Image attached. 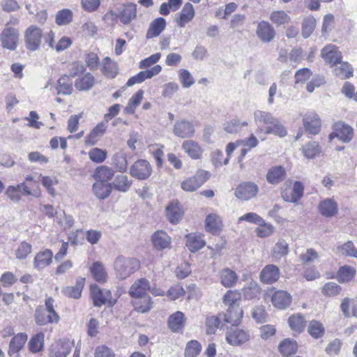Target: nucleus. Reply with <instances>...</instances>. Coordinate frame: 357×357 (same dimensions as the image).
<instances>
[{"mask_svg": "<svg viewBox=\"0 0 357 357\" xmlns=\"http://www.w3.org/2000/svg\"><path fill=\"white\" fill-rule=\"evenodd\" d=\"M254 119L257 123L264 125V132L284 137L287 132L280 121L268 112L257 110L254 112Z\"/></svg>", "mask_w": 357, "mask_h": 357, "instance_id": "nucleus-1", "label": "nucleus"}, {"mask_svg": "<svg viewBox=\"0 0 357 357\" xmlns=\"http://www.w3.org/2000/svg\"><path fill=\"white\" fill-rule=\"evenodd\" d=\"M114 267L117 278L124 280L139 268L140 263L136 258L126 257L121 255L115 259Z\"/></svg>", "mask_w": 357, "mask_h": 357, "instance_id": "nucleus-2", "label": "nucleus"}, {"mask_svg": "<svg viewBox=\"0 0 357 357\" xmlns=\"http://www.w3.org/2000/svg\"><path fill=\"white\" fill-rule=\"evenodd\" d=\"M53 303L54 299L47 298L45 300V308L40 307L36 309L35 319L37 325L43 326L49 323H57L59 321V316L55 312Z\"/></svg>", "mask_w": 357, "mask_h": 357, "instance_id": "nucleus-3", "label": "nucleus"}, {"mask_svg": "<svg viewBox=\"0 0 357 357\" xmlns=\"http://www.w3.org/2000/svg\"><path fill=\"white\" fill-rule=\"evenodd\" d=\"M43 37V30L36 25L29 26L24 32V41L25 48L31 52H36L40 49Z\"/></svg>", "mask_w": 357, "mask_h": 357, "instance_id": "nucleus-4", "label": "nucleus"}, {"mask_svg": "<svg viewBox=\"0 0 357 357\" xmlns=\"http://www.w3.org/2000/svg\"><path fill=\"white\" fill-rule=\"evenodd\" d=\"M250 331L238 326H231L227 328L225 340L231 346L240 347L250 340Z\"/></svg>", "mask_w": 357, "mask_h": 357, "instance_id": "nucleus-5", "label": "nucleus"}, {"mask_svg": "<svg viewBox=\"0 0 357 357\" xmlns=\"http://www.w3.org/2000/svg\"><path fill=\"white\" fill-rule=\"evenodd\" d=\"M35 188L29 187L26 183H22L17 185H10L8 187L6 195L13 202H17L20 200L22 195H33L36 197L40 196L39 185L36 183Z\"/></svg>", "mask_w": 357, "mask_h": 357, "instance_id": "nucleus-6", "label": "nucleus"}, {"mask_svg": "<svg viewBox=\"0 0 357 357\" xmlns=\"http://www.w3.org/2000/svg\"><path fill=\"white\" fill-rule=\"evenodd\" d=\"M137 5L134 3L123 4L119 9L118 13L110 10L105 15V17L111 16L113 20L119 18L120 22L124 25H129L137 18Z\"/></svg>", "mask_w": 357, "mask_h": 357, "instance_id": "nucleus-7", "label": "nucleus"}, {"mask_svg": "<svg viewBox=\"0 0 357 357\" xmlns=\"http://www.w3.org/2000/svg\"><path fill=\"white\" fill-rule=\"evenodd\" d=\"M20 31L15 27H4L0 33V43L3 49L15 51L20 43Z\"/></svg>", "mask_w": 357, "mask_h": 357, "instance_id": "nucleus-8", "label": "nucleus"}, {"mask_svg": "<svg viewBox=\"0 0 357 357\" xmlns=\"http://www.w3.org/2000/svg\"><path fill=\"white\" fill-rule=\"evenodd\" d=\"M211 176L208 171L199 169L192 176L184 179L181 188L185 192H194L199 188Z\"/></svg>", "mask_w": 357, "mask_h": 357, "instance_id": "nucleus-9", "label": "nucleus"}, {"mask_svg": "<svg viewBox=\"0 0 357 357\" xmlns=\"http://www.w3.org/2000/svg\"><path fill=\"white\" fill-rule=\"evenodd\" d=\"M91 295L95 306L100 307L103 305L112 306L116 303L113 299L111 292L106 289H100L97 285H91Z\"/></svg>", "mask_w": 357, "mask_h": 357, "instance_id": "nucleus-10", "label": "nucleus"}, {"mask_svg": "<svg viewBox=\"0 0 357 357\" xmlns=\"http://www.w3.org/2000/svg\"><path fill=\"white\" fill-rule=\"evenodd\" d=\"M152 173V167L149 161L139 159L135 161L130 168V174L139 180L147 179Z\"/></svg>", "mask_w": 357, "mask_h": 357, "instance_id": "nucleus-11", "label": "nucleus"}, {"mask_svg": "<svg viewBox=\"0 0 357 357\" xmlns=\"http://www.w3.org/2000/svg\"><path fill=\"white\" fill-rule=\"evenodd\" d=\"M321 56L324 61L331 67L336 66L342 60V52L339 48L333 45L328 44L321 50Z\"/></svg>", "mask_w": 357, "mask_h": 357, "instance_id": "nucleus-12", "label": "nucleus"}, {"mask_svg": "<svg viewBox=\"0 0 357 357\" xmlns=\"http://www.w3.org/2000/svg\"><path fill=\"white\" fill-rule=\"evenodd\" d=\"M303 126L306 132L316 135L320 132L321 121L319 116L314 112H307L303 119Z\"/></svg>", "mask_w": 357, "mask_h": 357, "instance_id": "nucleus-13", "label": "nucleus"}, {"mask_svg": "<svg viewBox=\"0 0 357 357\" xmlns=\"http://www.w3.org/2000/svg\"><path fill=\"white\" fill-rule=\"evenodd\" d=\"M195 11L193 5L191 3H185L181 10L178 13L175 17V22L180 28H184L187 24L190 23L195 17Z\"/></svg>", "mask_w": 357, "mask_h": 357, "instance_id": "nucleus-14", "label": "nucleus"}, {"mask_svg": "<svg viewBox=\"0 0 357 357\" xmlns=\"http://www.w3.org/2000/svg\"><path fill=\"white\" fill-rule=\"evenodd\" d=\"M259 141L257 137L252 133L249 137L245 139L229 143L226 146L225 151L229 156H231L234 151L238 147H246L250 150L257 147Z\"/></svg>", "mask_w": 357, "mask_h": 357, "instance_id": "nucleus-15", "label": "nucleus"}, {"mask_svg": "<svg viewBox=\"0 0 357 357\" xmlns=\"http://www.w3.org/2000/svg\"><path fill=\"white\" fill-rule=\"evenodd\" d=\"M333 130H336L337 139L343 143H349L354 138L353 128L343 121L335 122L333 125Z\"/></svg>", "mask_w": 357, "mask_h": 357, "instance_id": "nucleus-16", "label": "nucleus"}, {"mask_svg": "<svg viewBox=\"0 0 357 357\" xmlns=\"http://www.w3.org/2000/svg\"><path fill=\"white\" fill-rule=\"evenodd\" d=\"M218 278L220 284L225 288L234 287L238 281V275L236 271L227 267L219 271Z\"/></svg>", "mask_w": 357, "mask_h": 357, "instance_id": "nucleus-17", "label": "nucleus"}, {"mask_svg": "<svg viewBox=\"0 0 357 357\" xmlns=\"http://www.w3.org/2000/svg\"><path fill=\"white\" fill-rule=\"evenodd\" d=\"M304 186L300 181H295L291 190L282 192V199L287 202L296 203L303 195Z\"/></svg>", "mask_w": 357, "mask_h": 357, "instance_id": "nucleus-18", "label": "nucleus"}, {"mask_svg": "<svg viewBox=\"0 0 357 357\" xmlns=\"http://www.w3.org/2000/svg\"><path fill=\"white\" fill-rule=\"evenodd\" d=\"M256 34L262 42L269 43L275 38V31L269 22L261 21L257 26Z\"/></svg>", "mask_w": 357, "mask_h": 357, "instance_id": "nucleus-19", "label": "nucleus"}, {"mask_svg": "<svg viewBox=\"0 0 357 357\" xmlns=\"http://www.w3.org/2000/svg\"><path fill=\"white\" fill-rule=\"evenodd\" d=\"M280 274V269L276 265L268 264L265 266L260 272L259 279L264 284H272L279 279Z\"/></svg>", "mask_w": 357, "mask_h": 357, "instance_id": "nucleus-20", "label": "nucleus"}, {"mask_svg": "<svg viewBox=\"0 0 357 357\" xmlns=\"http://www.w3.org/2000/svg\"><path fill=\"white\" fill-rule=\"evenodd\" d=\"M150 289V282L146 278H139L135 280L128 291L132 298L148 295Z\"/></svg>", "mask_w": 357, "mask_h": 357, "instance_id": "nucleus-21", "label": "nucleus"}, {"mask_svg": "<svg viewBox=\"0 0 357 357\" xmlns=\"http://www.w3.org/2000/svg\"><path fill=\"white\" fill-rule=\"evenodd\" d=\"M166 217L173 225H176L181 220L183 211L179 202L176 200L172 201L166 206Z\"/></svg>", "mask_w": 357, "mask_h": 357, "instance_id": "nucleus-22", "label": "nucleus"}, {"mask_svg": "<svg viewBox=\"0 0 357 357\" xmlns=\"http://www.w3.org/2000/svg\"><path fill=\"white\" fill-rule=\"evenodd\" d=\"M72 348L68 340H59L52 344L50 349V357H66Z\"/></svg>", "mask_w": 357, "mask_h": 357, "instance_id": "nucleus-23", "label": "nucleus"}, {"mask_svg": "<svg viewBox=\"0 0 357 357\" xmlns=\"http://www.w3.org/2000/svg\"><path fill=\"white\" fill-rule=\"evenodd\" d=\"M181 148L192 160H199L202 158L204 150L195 141L185 140L182 143Z\"/></svg>", "mask_w": 357, "mask_h": 357, "instance_id": "nucleus-24", "label": "nucleus"}, {"mask_svg": "<svg viewBox=\"0 0 357 357\" xmlns=\"http://www.w3.org/2000/svg\"><path fill=\"white\" fill-rule=\"evenodd\" d=\"M271 302L278 309H286L291 303V296L286 291L279 290L272 295Z\"/></svg>", "mask_w": 357, "mask_h": 357, "instance_id": "nucleus-25", "label": "nucleus"}, {"mask_svg": "<svg viewBox=\"0 0 357 357\" xmlns=\"http://www.w3.org/2000/svg\"><path fill=\"white\" fill-rule=\"evenodd\" d=\"M320 213L326 218H331L338 213V205L332 198H327L321 201L318 206Z\"/></svg>", "mask_w": 357, "mask_h": 357, "instance_id": "nucleus-26", "label": "nucleus"}, {"mask_svg": "<svg viewBox=\"0 0 357 357\" xmlns=\"http://www.w3.org/2000/svg\"><path fill=\"white\" fill-rule=\"evenodd\" d=\"M258 192V187L253 183H245L240 185L236 190V197L243 200H248L254 197Z\"/></svg>", "mask_w": 357, "mask_h": 357, "instance_id": "nucleus-27", "label": "nucleus"}, {"mask_svg": "<svg viewBox=\"0 0 357 357\" xmlns=\"http://www.w3.org/2000/svg\"><path fill=\"white\" fill-rule=\"evenodd\" d=\"M107 128V123L104 121H101L93 129L90 133L86 137L84 143L87 146H93L97 144L99 139L105 133Z\"/></svg>", "mask_w": 357, "mask_h": 357, "instance_id": "nucleus-28", "label": "nucleus"}, {"mask_svg": "<svg viewBox=\"0 0 357 357\" xmlns=\"http://www.w3.org/2000/svg\"><path fill=\"white\" fill-rule=\"evenodd\" d=\"M243 311L240 306L229 307L223 315V320L231 326H238L242 320Z\"/></svg>", "mask_w": 357, "mask_h": 357, "instance_id": "nucleus-29", "label": "nucleus"}, {"mask_svg": "<svg viewBox=\"0 0 357 357\" xmlns=\"http://www.w3.org/2000/svg\"><path fill=\"white\" fill-rule=\"evenodd\" d=\"M174 133L181 138L191 137L195 134V128L192 123L181 121L175 123Z\"/></svg>", "mask_w": 357, "mask_h": 357, "instance_id": "nucleus-30", "label": "nucleus"}, {"mask_svg": "<svg viewBox=\"0 0 357 357\" xmlns=\"http://www.w3.org/2000/svg\"><path fill=\"white\" fill-rule=\"evenodd\" d=\"M134 309L141 313H147L153 308V301L149 295L132 298Z\"/></svg>", "mask_w": 357, "mask_h": 357, "instance_id": "nucleus-31", "label": "nucleus"}, {"mask_svg": "<svg viewBox=\"0 0 357 357\" xmlns=\"http://www.w3.org/2000/svg\"><path fill=\"white\" fill-rule=\"evenodd\" d=\"M152 241L154 248L161 250L170 247L172 238L165 231L159 230L153 234Z\"/></svg>", "mask_w": 357, "mask_h": 357, "instance_id": "nucleus-32", "label": "nucleus"}, {"mask_svg": "<svg viewBox=\"0 0 357 357\" xmlns=\"http://www.w3.org/2000/svg\"><path fill=\"white\" fill-rule=\"evenodd\" d=\"M53 253L49 249H45L36 254L33 260V266L38 270L43 269L52 261Z\"/></svg>", "mask_w": 357, "mask_h": 357, "instance_id": "nucleus-33", "label": "nucleus"}, {"mask_svg": "<svg viewBox=\"0 0 357 357\" xmlns=\"http://www.w3.org/2000/svg\"><path fill=\"white\" fill-rule=\"evenodd\" d=\"M286 177V171L282 166L271 167L266 174L267 181L273 185L282 182Z\"/></svg>", "mask_w": 357, "mask_h": 357, "instance_id": "nucleus-34", "label": "nucleus"}, {"mask_svg": "<svg viewBox=\"0 0 357 357\" xmlns=\"http://www.w3.org/2000/svg\"><path fill=\"white\" fill-rule=\"evenodd\" d=\"M166 27V20L162 17H158L152 21L147 30L146 38L151 39L158 36Z\"/></svg>", "mask_w": 357, "mask_h": 357, "instance_id": "nucleus-35", "label": "nucleus"}, {"mask_svg": "<svg viewBox=\"0 0 357 357\" xmlns=\"http://www.w3.org/2000/svg\"><path fill=\"white\" fill-rule=\"evenodd\" d=\"M84 283L85 279L84 278H79L75 286L66 287L62 289V292L67 297L77 299L81 297Z\"/></svg>", "mask_w": 357, "mask_h": 357, "instance_id": "nucleus-36", "label": "nucleus"}, {"mask_svg": "<svg viewBox=\"0 0 357 357\" xmlns=\"http://www.w3.org/2000/svg\"><path fill=\"white\" fill-rule=\"evenodd\" d=\"M168 326L172 331L178 333L183 330L185 326L184 314L177 311L168 319Z\"/></svg>", "mask_w": 357, "mask_h": 357, "instance_id": "nucleus-37", "label": "nucleus"}, {"mask_svg": "<svg viewBox=\"0 0 357 357\" xmlns=\"http://www.w3.org/2000/svg\"><path fill=\"white\" fill-rule=\"evenodd\" d=\"M27 340V335L25 333H17L13 337L10 342L8 354L10 356L17 355V353L24 347L26 341Z\"/></svg>", "mask_w": 357, "mask_h": 357, "instance_id": "nucleus-38", "label": "nucleus"}, {"mask_svg": "<svg viewBox=\"0 0 357 357\" xmlns=\"http://www.w3.org/2000/svg\"><path fill=\"white\" fill-rule=\"evenodd\" d=\"M112 164L119 172H126L128 169L127 154L123 151L114 153L112 158Z\"/></svg>", "mask_w": 357, "mask_h": 357, "instance_id": "nucleus-39", "label": "nucleus"}, {"mask_svg": "<svg viewBox=\"0 0 357 357\" xmlns=\"http://www.w3.org/2000/svg\"><path fill=\"white\" fill-rule=\"evenodd\" d=\"M205 227L207 231L215 234L222 227V219L217 213H210L205 219Z\"/></svg>", "mask_w": 357, "mask_h": 357, "instance_id": "nucleus-40", "label": "nucleus"}, {"mask_svg": "<svg viewBox=\"0 0 357 357\" xmlns=\"http://www.w3.org/2000/svg\"><path fill=\"white\" fill-rule=\"evenodd\" d=\"M321 151L319 142L312 141L305 143L301 148L303 155L307 159H313L318 156Z\"/></svg>", "mask_w": 357, "mask_h": 357, "instance_id": "nucleus-41", "label": "nucleus"}, {"mask_svg": "<svg viewBox=\"0 0 357 357\" xmlns=\"http://www.w3.org/2000/svg\"><path fill=\"white\" fill-rule=\"evenodd\" d=\"M356 274V269L351 266L344 265L340 267L337 273V279L340 283H347L353 280Z\"/></svg>", "mask_w": 357, "mask_h": 357, "instance_id": "nucleus-42", "label": "nucleus"}, {"mask_svg": "<svg viewBox=\"0 0 357 357\" xmlns=\"http://www.w3.org/2000/svg\"><path fill=\"white\" fill-rule=\"evenodd\" d=\"M186 246L190 252H195L202 249L206 244L202 236L197 234L187 235Z\"/></svg>", "mask_w": 357, "mask_h": 357, "instance_id": "nucleus-43", "label": "nucleus"}, {"mask_svg": "<svg viewBox=\"0 0 357 357\" xmlns=\"http://www.w3.org/2000/svg\"><path fill=\"white\" fill-rule=\"evenodd\" d=\"M95 83L94 77L89 73L80 75L75 82V88L79 91L89 90Z\"/></svg>", "mask_w": 357, "mask_h": 357, "instance_id": "nucleus-44", "label": "nucleus"}, {"mask_svg": "<svg viewBox=\"0 0 357 357\" xmlns=\"http://www.w3.org/2000/svg\"><path fill=\"white\" fill-rule=\"evenodd\" d=\"M280 353L284 357H289L296 352L298 349L297 342L289 338L283 340L278 345Z\"/></svg>", "mask_w": 357, "mask_h": 357, "instance_id": "nucleus-45", "label": "nucleus"}, {"mask_svg": "<svg viewBox=\"0 0 357 357\" xmlns=\"http://www.w3.org/2000/svg\"><path fill=\"white\" fill-rule=\"evenodd\" d=\"M101 71L107 77L114 78L118 74L117 63L112 61L110 58L105 57L102 61Z\"/></svg>", "mask_w": 357, "mask_h": 357, "instance_id": "nucleus-46", "label": "nucleus"}, {"mask_svg": "<svg viewBox=\"0 0 357 357\" xmlns=\"http://www.w3.org/2000/svg\"><path fill=\"white\" fill-rule=\"evenodd\" d=\"M112 184V188L121 192H128L132 185V181L128 179V177L124 174L117 175Z\"/></svg>", "mask_w": 357, "mask_h": 357, "instance_id": "nucleus-47", "label": "nucleus"}, {"mask_svg": "<svg viewBox=\"0 0 357 357\" xmlns=\"http://www.w3.org/2000/svg\"><path fill=\"white\" fill-rule=\"evenodd\" d=\"M112 184L102 182V181H96L93 185V191L98 199H105L107 198L112 192Z\"/></svg>", "mask_w": 357, "mask_h": 357, "instance_id": "nucleus-48", "label": "nucleus"}, {"mask_svg": "<svg viewBox=\"0 0 357 357\" xmlns=\"http://www.w3.org/2000/svg\"><path fill=\"white\" fill-rule=\"evenodd\" d=\"M114 176V169L108 166L102 165L96 169L94 172V178L96 181H102L107 183Z\"/></svg>", "mask_w": 357, "mask_h": 357, "instance_id": "nucleus-49", "label": "nucleus"}, {"mask_svg": "<svg viewBox=\"0 0 357 357\" xmlns=\"http://www.w3.org/2000/svg\"><path fill=\"white\" fill-rule=\"evenodd\" d=\"M248 126V121L234 118L224 124V130L230 134L238 133L242 130L243 128Z\"/></svg>", "mask_w": 357, "mask_h": 357, "instance_id": "nucleus-50", "label": "nucleus"}, {"mask_svg": "<svg viewBox=\"0 0 357 357\" xmlns=\"http://www.w3.org/2000/svg\"><path fill=\"white\" fill-rule=\"evenodd\" d=\"M56 90L59 94H71L73 91V85L70 76L65 75L59 79Z\"/></svg>", "mask_w": 357, "mask_h": 357, "instance_id": "nucleus-51", "label": "nucleus"}, {"mask_svg": "<svg viewBox=\"0 0 357 357\" xmlns=\"http://www.w3.org/2000/svg\"><path fill=\"white\" fill-rule=\"evenodd\" d=\"M144 96L142 90L137 91L129 100L128 105L124 109V112L127 114H132L135 112L136 107L140 104Z\"/></svg>", "mask_w": 357, "mask_h": 357, "instance_id": "nucleus-52", "label": "nucleus"}, {"mask_svg": "<svg viewBox=\"0 0 357 357\" xmlns=\"http://www.w3.org/2000/svg\"><path fill=\"white\" fill-rule=\"evenodd\" d=\"M73 19V13L71 10L64 8L57 12L55 16V22L59 26L69 24Z\"/></svg>", "mask_w": 357, "mask_h": 357, "instance_id": "nucleus-53", "label": "nucleus"}, {"mask_svg": "<svg viewBox=\"0 0 357 357\" xmlns=\"http://www.w3.org/2000/svg\"><path fill=\"white\" fill-rule=\"evenodd\" d=\"M260 287L255 281H250L242 289L243 296L246 299H252L260 294Z\"/></svg>", "mask_w": 357, "mask_h": 357, "instance_id": "nucleus-54", "label": "nucleus"}, {"mask_svg": "<svg viewBox=\"0 0 357 357\" xmlns=\"http://www.w3.org/2000/svg\"><path fill=\"white\" fill-rule=\"evenodd\" d=\"M289 252L288 243L283 239H280L272 250V256L276 259L287 255Z\"/></svg>", "mask_w": 357, "mask_h": 357, "instance_id": "nucleus-55", "label": "nucleus"}, {"mask_svg": "<svg viewBox=\"0 0 357 357\" xmlns=\"http://www.w3.org/2000/svg\"><path fill=\"white\" fill-rule=\"evenodd\" d=\"M335 68V75L341 79H348L353 75V68L348 62H342Z\"/></svg>", "mask_w": 357, "mask_h": 357, "instance_id": "nucleus-56", "label": "nucleus"}, {"mask_svg": "<svg viewBox=\"0 0 357 357\" xmlns=\"http://www.w3.org/2000/svg\"><path fill=\"white\" fill-rule=\"evenodd\" d=\"M178 77L182 86L185 89L190 88L195 83L194 77L187 69L181 68L178 71Z\"/></svg>", "mask_w": 357, "mask_h": 357, "instance_id": "nucleus-57", "label": "nucleus"}, {"mask_svg": "<svg viewBox=\"0 0 357 357\" xmlns=\"http://www.w3.org/2000/svg\"><path fill=\"white\" fill-rule=\"evenodd\" d=\"M91 273L94 279L99 282H103L106 281L107 273L102 264L100 262H95L93 264L90 268Z\"/></svg>", "mask_w": 357, "mask_h": 357, "instance_id": "nucleus-58", "label": "nucleus"}, {"mask_svg": "<svg viewBox=\"0 0 357 357\" xmlns=\"http://www.w3.org/2000/svg\"><path fill=\"white\" fill-rule=\"evenodd\" d=\"M336 252L342 255L357 258V250L351 241L340 245L336 248Z\"/></svg>", "mask_w": 357, "mask_h": 357, "instance_id": "nucleus-59", "label": "nucleus"}, {"mask_svg": "<svg viewBox=\"0 0 357 357\" xmlns=\"http://www.w3.org/2000/svg\"><path fill=\"white\" fill-rule=\"evenodd\" d=\"M342 291V287L333 282L326 283L321 288V294L328 297H334L339 295Z\"/></svg>", "mask_w": 357, "mask_h": 357, "instance_id": "nucleus-60", "label": "nucleus"}, {"mask_svg": "<svg viewBox=\"0 0 357 357\" xmlns=\"http://www.w3.org/2000/svg\"><path fill=\"white\" fill-rule=\"evenodd\" d=\"M270 20L273 24L280 26L289 23L291 17L284 10H274L271 13Z\"/></svg>", "mask_w": 357, "mask_h": 357, "instance_id": "nucleus-61", "label": "nucleus"}, {"mask_svg": "<svg viewBox=\"0 0 357 357\" xmlns=\"http://www.w3.org/2000/svg\"><path fill=\"white\" fill-rule=\"evenodd\" d=\"M241 293L237 290H229L223 296V303L229 307L239 306L237 302L241 300Z\"/></svg>", "mask_w": 357, "mask_h": 357, "instance_id": "nucleus-62", "label": "nucleus"}, {"mask_svg": "<svg viewBox=\"0 0 357 357\" xmlns=\"http://www.w3.org/2000/svg\"><path fill=\"white\" fill-rule=\"evenodd\" d=\"M45 335L43 333H38L33 335L29 342V349L33 353L40 351L44 345Z\"/></svg>", "mask_w": 357, "mask_h": 357, "instance_id": "nucleus-63", "label": "nucleus"}, {"mask_svg": "<svg viewBox=\"0 0 357 357\" xmlns=\"http://www.w3.org/2000/svg\"><path fill=\"white\" fill-rule=\"evenodd\" d=\"M288 323L292 331L301 333L305 327V321L301 315L294 314L289 318Z\"/></svg>", "mask_w": 357, "mask_h": 357, "instance_id": "nucleus-64", "label": "nucleus"}]
</instances>
